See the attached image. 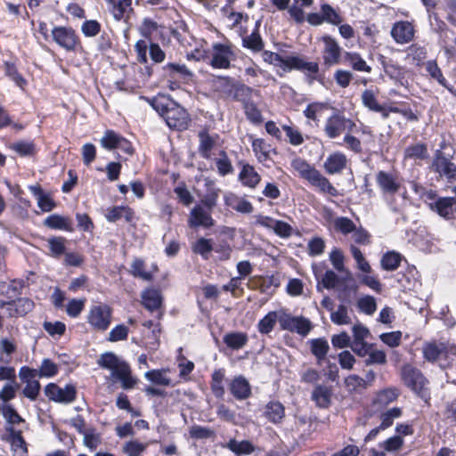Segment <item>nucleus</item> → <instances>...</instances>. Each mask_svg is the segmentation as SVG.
<instances>
[{"label":"nucleus","instance_id":"nucleus-1","mask_svg":"<svg viewBox=\"0 0 456 456\" xmlns=\"http://www.w3.org/2000/svg\"><path fill=\"white\" fill-rule=\"evenodd\" d=\"M263 59L265 62L280 68L284 72L298 70L303 72L310 82L317 78L319 64L315 61H307L300 55H281L271 51L263 53Z\"/></svg>","mask_w":456,"mask_h":456},{"label":"nucleus","instance_id":"nucleus-2","mask_svg":"<svg viewBox=\"0 0 456 456\" xmlns=\"http://www.w3.org/2000/svg\"><path fill=\"white\" fill-rule=\"evenodd\" d=\"M452 154L436 150L431 165L432 169L440 177L445 178L448 183L456 180V164L452 161Z\"/></svg>","mask_w":456,"mask_h":456},{"label":"nucleus","instance_id":"nucleus-3","mask_svg":"<svg viewBox=\"0 0 456 456\" xmlns=\"http://www.w3.org/2000/svg\"><path fill=\"white\" fill-rule=\"evenodd\" d=\"M356 124L340 112L333 113L324 126L325 134L330 139L338 138L344 131L354 132Z\"/></svg>","mask_w":456,"mask_h":456},{"label":"nucleus","instance_id":"nucleus-4","mask_svg":"<svg viewBox=\"0 0 456 456\" xmlns=\"http://www.w3.org/2000/svg\"><path fill=\"white\" fill-rule=\"evenodd\" d=\"M112 318L111 308L105 304L92 305L87 314V322L94 330L105 331L110 325Z\"/></svg>","mask_w":456,"mask_h":456},{"label":"nucleus","instance_id":"nucleus-5","mask_svg":"<svg viewBox=\"0 0 456 456\" xmlns=\"http://www.w3.org/2000/svg\"><path fill=\"white\" fill-rule=\"evenodd\" d=\"M401 375L406 387L419 396H426L427 379L420 370L411 365H405L402 368Z\"/></svg>","mask_w":456,"mask_h":456},{"label":"nucleus","instance_id":"nucleus-6","mask_svg":"<svg viewBox=\"0 0 456 456\" xmlns=\"http://www.w3.org/2000/svg\"><path fill=\"white\" fill-rule=\"evenodd\" d=\"M235 59L232 46L227 44L216 43L212 45L211 60L209 64L214 69H228L231 61Z\"/></svg>","mask_w":456,"mask_h":456},{"label":"nucleus","instance_id":"nucleus-7","mask_svg":"<svg viewBox=\"0 0 456 456\" xmlns=\"http://www.w3.org/2000/svg\"><path fill=\"white\" fill-rule=\"evenodd\" d=\"M53 40L66 51L72 52L76 50L78 44V37L75 30L70 27L55 26L52 29Z\"/></svg>","mask_w":456,"mask_h":456},{"label":"nucleus","instance_id":"nucleus-8","mask_svg":"<svg viewBox=\"0 0 456 456\" xmlns=\"http://www.w3.org/2000/svg\"><path fill=\"white\" fill-rule=\"evenodd\" d=\"M45 395L52 401L61 403H70L76 399V387L71 385H66L61 387L54 383H50L45 387Z\"/></svg>","mask_w":456,"mask_h":456},{"label":"nucleus","instance_id":"nucleus-9","mask_svg":"<svg viewBox=\"0 0 456 456\" xmlns=\"http://www.w3.org/2000/svg\"><path fill=\"white\" fill-rule=\"evenodd\" d=\"M282 330L305 337L311 330V322L303 316H292L290 314H283L279 319Z\"/></svg>","mask_w":456,"mask_h":456},{"label":"nucleus","instance_id":"nucleus-10","mask_svg":"<svg viewBox=\"0 0 456 456\" xmlns=\"http://www.w3.org/2000/svg\"><path fill=\"white\" fill-rule=\"evenodd\" d=\"M171 108L166 113L164 118L167 125L170 128L184 130L187 128L190 118L187 111L176 102L169 103Z\"/></svg>","mask_w":456,"mask_h":456},{"label":"nucleus","instance_id":"nucleus-11","mask_svg":"<svg viewBox=\"0 0 456 456\" xmlns=\"http://www.w3.org/2000/svg\"><path fill=\"white\" fill-rule=\"evenodd\" d=\"M438 33V45L444 51L448 58L455 54L456 36L454 32L446 27L442 20H437V28H435Z\"/></svg>","mask_w":456,"mask_h":456},{"label":"nucleus","instance_id":"nucleus-12","mask_svg":"<svg viewBox=\"0 0 456 456\" xmlns=\"http://www.w3.org/2000/svg\"><path fill=\"white\" fill-rule=\"evenodd\" d=\"M220 83L227 88V93L230 95L232 94L234 100L242 103V106H245L248 102H253V95H258L257 92L251 87L245 85L234 86L231 80L226 77L220 79Z\"/></svg>","mask_w":456,"mask_h":456},{"label":"nucleus","instance_id":"nucleus-13","mask_svg":"<svg viewBox=\"0 0 456 456\" xmlns=\"http://www.w3.org/2000/svg\"><path fill=\"white\" fill-rule=\"evenodd\" d=\"M212 210L204 208L202 205H196L190 212L188 224L191 228L214 226L215 220L211 216Z\"/></svg>","mask_w":456,"mask_h":456},{"label":"nucleus","instance_id":"nucleus-14","mask_svg":"<svg viewBox=\"0 0 456 456\" xmlns=\"http://www.w3.org/2000/svg\"><path fill=\"white\" fill-rule=\"evenodd\" d=\"M432 5H427L428 12H432L434 18L437 20L439 12L446 15L447 20L452 24H456V0H431Z\"/></svg>","mask_w":456,"mask_h":456},{"label":"nucleus","instance_id":"nucleus-15","mask_svg":"<svg viewBox=\"0 0 456 456\" xmlns=\"http://www.w3.org/2000/svg\"><path fill=\"white\" fill-rule=\"evenodd\" d=\"M376 182L382 193L385 195H394L401 188L398 176L392 172L379 171L376 175Z\"/></svg>","mask_w":456,"mask_h":456},{"label":"nucleus","instance_id":"nucleus-16","mask_svg":"<svg viewBox=\"0 0 456 456\" xmlns=\"http://www.w3.org/2000/svg\"><path fill=\"white\" fill-rule=\"evenodd\" d=\"M429 208L445 220H451L456 214V197H439L429 204Z\"/></svg>","mask_w":456,"mask_h":456},{"label":"nucleus","instance_id":"nucleus-17","mask_svg":"<svg viewBox=\"0 0 456 456\" xmlns=\"http://www.w3.org/2000/svg\"><path fill=\"white\" fill-rule=\"evenodd\" d=\"M390 35L396 44L405 45L414 38L415 29L413 25L409 21H396L392 26Z\"/></svg>","mask_w":456,"mask_h":456},{"label":"nucleus","instance_id":"nucleus-18","mask_svg":"<svg viewBox=\"0 0 456 456\" xmlns=\"http://www.w3.org/2000/svg\"><path fill=\"white\" fill-rule=\"evenodd\" d=\"M224 202L227 208L240 214H251L254 210L250 201L232 191H226L224 194Z\"/></svg>","mask_w":456,"mask_h":456},{"label":"nucleus","instance_id":"nucleus-19","mask_svg":"<svg viewBox=\"0 0 456 456\" xmlns=\"http://www.w3.org/2000/svg\"><path fill=\"white\" fill-rule=\"evenodd\" d=\"M109 10L117 21H127L133 12L132 0H105Z\"/></svg>","mask_w":456,"mask_h":456},{"label":"nucleus","instance_id":"nucleus-20","mask_svg":"<svg viewBox=\"0 0 456 456\" xmlns=\"http://www.w3.org/2000/svg\"><path fill=\"white\" fill-rule=\"evenodd\" d=\"M378 61L381 64L384 73L390 79L395 83H402L405 73L403 67L382 54L378 55Z\"/></svg>","mask_w":456,"mask_h":456},{"label":"nucleus","instance_id":"nucleus-21","mask_svg":"<svg viewBox=\"0 0 456 456\" xmlns=\"http://www.w3.org/2000/svg\"><path fill=\"white\" fill-rule=\"evenodd\" d=\"M324 49H323V61L326 66H332L338 64L340 60L341 47L338 42L332 37L326 36L323 37Z\"/></svg>","mask_w":456,"mask_h":456},{"label":"nucleus","instance_id":"nucleus-22","mask_svg":"<svg viewBox=\"0 0 456 456\" xmlns=\"http://www.w3.org/2000/svg\"><path fill=\"white\" fill-rule=\"evenodd\" d=\"M229 389L237 400H245L251 395V386L242 375L234 377L229 384Z\"/></svg>","mask_w":456,"mask_h":456},{"label":"nucleus","instance_id":"nucleus-23","mask_svg":"<svg viewBox=\"0 0 456 456\" xmlns=\"http://www.w3.org/2000/svg\"><path fill=\"white\" fill-rule=\"evenodd\" d=\"M252 150L257 160L265 167H270L273 162L271 153L276 154L274 149L271 147L264 139L257 138L252 142Z\"/></svg>","mask_w":456,"mask_h":456},{"label":"nucleus","instance_id":"nucleus-24","mask_svg":"<svg viewBox=\"0 0 456 456\" xmlns=\"http://www.w3.org/2000/svg\"><path fill=\"white\" fill-rule=\"evenodd\" d=\"M332 389L330 387L318 384L312 392L311 399L319 408L327 409L331 403Z\"/></svg>","mask_w":456,"mask_h":456},{"label":"nucleus","instance_id":"nucleus-25","mask_svg":"<svg viewBox=\"0 0 456 456\" xmlns=\"http://www.w3.org/2000/svg\"><path fill=\"white\" fill-rule=\"evenodd\" d=\"M347 164L346 156L339 151L329 155L324 162V169L330 175H335L342 172Z\"/></svg>","mask_w":456,"mask_h":456},{"label":"nucleus","instance_id":"nucleus-26","mask_svg":"<svg viewBox=\"0 0 456 456\" xmlns=\"http://www.w3.org/2000/svg\"><path fill=\"white\" fill-rule=\"evenodd\" d=\"M34 307L32 300L22 297L15 301L7 302L6 312L10 317L24 316Z\"/></svg>","mask_w":456,"mask_h":456},{"label":"nucleus","instance_id":"nucleus-27","mask_svg":"<svg viewBox=\"0 0 456 456\" xmlns=\"http://www.w3.org/2000/svg\"><path fill=\"white\" fill-rule=\"evenodd\" d=\"M238 179L243 186L254 189L260 183L261 176L253 166L243 164L239 173Z\"/></svg>","mask_w":456,"mask_h":456},{"label":"nucleus","instance_id":"nucleus-28","mask_svg":"<svg viewBox=\"0 0 456 456\" xmlns=\"http://www.w3.org/2000/svg\"><path fill=\"white\" fill-rule=\"evenodd\" d=\"M141 297L143 306L151 312L161 306L163 298L159 289L148 288L142 292Z\"/></svg>","mask_w":456,"mask_h":456},{"label":"nucleus","instance_id":"nucleus-29","mask_svg":"<svg viewBox=\"0 0 456 456\" xmlns=\"http://www.w3.org/2000/svg\"><path fill=\"white\" fill-rule=\"evenodd\" d=\"M400 395L396 387H387L378 391L372 400V404L379 407H386L395 402Z\"/></svg>","mask_w":456,"mask_h":456},{"label":"nucleus","instance_id":"nucleus-30","mask_svg":"<svg viewBox=\"0 0 456 456\" xmlns=\"http://www.w3.org/2000/svg\"><path fill=\"white\" fill-rule=\"evenodd\" d=\"M169 369H154L144 374V378L151 383L162 387H174L172 379L168 377Z\"/></svg>","mask_w":456,"mask_h":456},{"label":"nucleus","instance_id":"nucleus-31","mask_svg":"<svg viewBox=\"0 0 456 456\" xmlns=\"http://www.w3.org/2000/svg\"><path fill=\"white\" fill-rule=\"evenodd\" d=\"M308 183L314 187H316L322 192L327 193L333 197L338 195V190L318 170H316L312 177H310Z\"/></svg>","mask_w":456,"mask_h":456},{"label":"nucleus","instance_id":"nucleus-32","mask_svg":"<svg viewBox=\"0 0 456 456\" xmlns=\"http://www.w3.org/2000/svg\"><path fill=\"white\" fill-rule=\"evenodd\" d=\"M265 417L273 424H279L285 417V408L278 401L269 402L264 411Z\"/></svg>","mask_w":456,"mask_h":456},{"label":"nucleus","instance_id":"nucleus-33","mask_svg":"<svg viewBox=\"0 0 456 456\" xmlns=\"http://www.w3.org/2000/svg\"><path fill=\"white\" fill-rule=\"evenodd\" d=\"M112 377L121 382V387L124 389H131L137 383V379L132 376L131 369L126 362L122 363L118 370L113 373Z\"/></svg>","mask_w":456,"mask_h":456},{"label":"nucleus","instance_id":"nucleus-34","mask_svg":"<svg viewBox=\"0 0 456 456\" xmlns=\"http://www.w3.org/2000/svg\"><path fill=\"white\" fill-rule=\"evenodd\" d=\"M45 226L54 230L72 231L71 222L68 217L60 215H51L44 221Z\"/></svg>","mask_w":456,"mask_h":456},{"label":"nucleus","instance_id":"nucleus-35","mask_svg":"<svg viewBox=\"0 0 456 456\" xmlns=\"http://www.w3.org/2000/svg\"><path fill=\"white\" fill-rule=\"evenodd\" d=\"M10 433L9 442L12 450L17 456H23L27 452L26 444L20 431H15L12 428H7Z\"/></svg>","mask_w":456,"mask_h":456},{"label":"nucleus","instance_id":"nucleus-36","mask_svg":"<svg viewBox=\"0 0 456 456\" xmlns=\"http://www.w3.org/2000/svg\"><path fill=\"white\" fill-rule=\"evenodd\" d=\"M248 340L247 334L243 332H231L224 337V342L232 350L242 348L247 344Z\"/></svg>","mask_w":456,"mask_h":456},{"label":"nucleus","instance_id":"nucleus-37","mask_svg":"<svg viewBox=\"0 0 456 456\" xmlns=\"http://www.w3.org/2000/svg\"><path fill=\"white\" fill-rule=\"evenodd\" d=\"M122 363H126V362L119 360L116 354L110 352L102 354L98 360L99 366L110 370L111 376L118 370Z\"/></svg>","mask_w":456,"mask_h":456},{"label":"nucleus","instance_id":"nucleus-38","mask_svg":"<svg viewBox=\"0 0 456 456\" xmlns=\"http://www.w3.org/2000/svg\"><path fill=\"white\" fill-rule=\"evenodd\" d=\"M403 260V256L395 251H387L385 253L380 260V265L383 270L395 271L396 270Z\"/></svg>","mask_w":456,"mask_h":456},{"label":"nucleus","instance_id":"nucleus-39","mask_svg":"<svg viewBox=\"0 0 456 456\" xmlns=\"http://www.w3.org/2000/svg\"><path fill=\"white\" fill-rule=\"evenodd\" d=\"M226 447L237 455H248L255 451V446L248 440L231 439Z\"/></svg>","mask_w":456,"mask_h":456},{"label":"nucleus","instance_id":"nucleus-40","mask_svg":"<svg viewBox=\"0 0 456 456\" xmlns=\"http://www.w3.org/2000/svg\"><path fill=\"white\" fill-rule=\"evenodd\" d=\"M345 60L356 71L367 73L371 71V67L357 53H346Z\"/></svg>","mask_w":456,"mask_h":456},{"label":"nucleus","instance_id":"nucleus-41","mask_svg":"<svg viewBox=\"0 0 456 456\" xmlns=\"http://www.w3.org/2000/svg\"><path fill=\"white\" fill-rule=\"evenodd\" d=\"M291 167L306 181H308L317 170L314 167L311 166L305 159L300 158H295L291 161Z\"/></svg>","mask_w":456,"mask_h":456},{"label":"nucleus","instance_id":"nucleus-42","mask_svg":"<svg viewBox=\"0 0 456 456\" xmlns=\"http://www.w3.org/2000/svg\"><path fill=\"white\" fill-rule=\"evenodd\" d=\"M344 255L343 252L338 248H334L330 253V261L331 262V265L338 272H346V280L353 281L352 274L349 271L345 269L344 265Z\"/></svg>","mask_w":456,"mask_h":456},{"label":"nucleus","instance_id":"nucleus-43","mask_svg":"<svg viewBox=\"0 0 456 456\" xmlns=\"http://www.w3.org/2000/svg\"><path fill=\"white\" fill-rule=\"evenodd\" d=\"M278 314L275 311H271L265 314L257 323V330L261 334H269L276 325Z\"/></svg>","mask_w":456,"mask_h":456},{"label":"nucleus","instance_id":"nucleus-44","mask_svg":"<svg viewBox=\"0 0 456 456\" xmlns=\"http://www.w3.org/2000/svg\"><path fill=\"white\" fill-rule=\"evenodd\" d=\"M365 357H367L364 361L366 366L384 365L387 362L385 351L375 348L373 344Z\"/></svg>","mask_w":456,"mask_h":456},{"label":"nucleus","instance_id":"nucleus-45","mask_svg":"<svg viewBox=\"0 0 456 456\" xmlns=\"http://www.w3.org/2000/svg\"><path fill=\"white\" fill-rule=\"evenodd\" d=\"M425 69L428 74L442 86L449 89L447 80L444 78L441 69L438 67L437 62L434 60L428 61L425 64Z\"/></svg>","mask_w":456,"mask_h":456},{"label":"nucleus","instance_id":"nucleus-46","mask_svg":"<svg viewBox=\"0 0 456 456\" xmlns=\"http://www.w3.org/2000/svg\"><path fill=\"white\" fill-rule=\"evenodd\" d=\"M212 250H214V248L210 239L200 238L192 245V251L200 255L205 260L209 258Z\"/></svg>","mask_w":456,"mask_h":456},{"label":"nucleus","instance_id":"nucleus-47","mask_svg":"<svg viewBox=\"0 0 456 456\" xmlns=\"http://www.w3.org/2000/svg\"><path fill=\"white\" fill-rule=\"evenodd\" d=\"M65 241L63 237H51L47 240L48 248L50 250L49 255L54 258H59L65 253Z\"/></svg>","mask_w":456,"mask_h":456},{"label":"nucleus","instance_id":"nucleus-48","mask_svg":"<svg viewBox=\"0 0 456 456\" xmlns=\"http://www.w3.org/2000/svg\"><path fill=\"white\" fill-rule=\"evenodd\" d=\"M242 45L244 47L250 49L254 52H259L264 47L263 40L256 28L249 36L242 38Z\"/></svg>","mask_w":456,"mask_h":456},{"label":"nucleus","instance_id":"nucleus-49","mask_svg":"<svg viewBox=\"0 0 456 456\" xmlns=\"http://www.w3.org/2000/svg\"><path fill=\"white\" fill-rule=\"evenodd\" d=\"M330 320L337 325H346L352 322L348 309L344 305H339L336 311L331 312Z\"/></svg>","mask_w":456,"mask_h":456},{"label":"nucleus","instance_id":"nucleus-50","mask_svg":"<svg viewBox=\"0 0 456 456\" xmlns=\"http://www.w3.org/2000/svg\"><path fill=\"white\" fill-rule=\"evenodd\" d=\"M444 349L445 347L443 344L428 343L423 347V354L428 362H435L444 353Z\"/></svg>","mask_w":456,"mask_h":456},{"label":"nucleus","instance_id":"nucleus-51","mask_svg":"<svg viewBox=\"0 0 456 456\" xmlns=\"http://www.w3.org/2000/svg\"><path fill=\"white\" fill-rule=\"evenodd\" d=\"M333 225L334 229L343 235L352 233L353 231L355 230L356 226L351 219L346 216L336 217L333 220Z\"/></svg>","mask_w":456,"mask_h":456},{"label":"nucleus","instance_id":"nucleus-52","mask_svg":"<svg viewBox=\"0 0 456 456\" xmlns=\"http://www.w3.org/2000/svg\"><path fill=\"white\" fill-rule=\"evenodd\" d=\"M321 12L323 17V22L325 21L333 25H339L342 22V17L339 13L328 4H322Z\"/></svg>","mask_w":456,"mask_h":456},{"label":"nucleus","instance_id":"nucleus-53","mask_svg":"<svg viewBox=\"0 0 456 456\" xmlns=\"http://www.w3.org/2000/svg\"><path fill=\"white\" fill-rule=\"evenodd\" d=\"M131 274L143 281H151L152 274L145 270L144 262L140 258H135L131 265Z\"/></svg>","mask_w":456,"mask_h":456},{"label":"nucleus","instance_id":"nucleus-54","mask_svg":"<svg viewBox=\"0 0 456 456\" xmlns=\"http://www.w3.org/2000/svg\"><path fill=\"white\" fill-rule=\"evenodd\" d=\"M357 307L360 312L371 315L377 310L376 299L372 296H364L357 300Z\"/></svg>","mask_w":456,"mask_h":456},{"label":"nucleus","instance_id":"nucleus-55","mask_svg":"<svg viewBox=\"0 0 456 456\" xmlns=\"http://www.w3.org/2000/svg\"><path fill=\"white\" fill-rule=\"evenodd\" d=\"M165 69L173 76H178L183 80H191L193 74L184 64L167 63Z\"/></svg>","mask_w":456,"mask_h":456},{"label":"nucleus","instance_id":"nucleus-56","mask_svg":"<svg viewBox=\"0 0 456 456\" xmlns=\"http://www.w3.org/2000/svg\"><path fill=\"white\" fill-rule=\"evenodd\" d=\"M402 415V409L399 407L391 408L380 414V428L387 429L392 426L394 420Z\"/></svg>","mask_w":456,"mask_h":456},{"label":"nucleus","instance_id":"nucleus-57","mask_svg":"<svg viewBox=\"0 0 456 456\" xmlns=\"http://www.w3.org/2000/svg\"><path fill=\"white\" fill-rule=\"evenodd\" d=\"M243 110L246 118L252 124L257 125L263 121L262 113L254 102H248L243 106Z\"/></svg>","mask_w":456,"mask_h":456},{"label":"nucleus","instance_id":"nucleus-58","mask_svg":"<svg viewBox=\"0 0 456 456\" xmlns=\"http://www.w3.org/2000/svg\"><path fill=\"white\" fill-rule=\"evenodd\" d=\"M329 348V344L325 339L318 338L311 341V351L318 361H321L325 357Z\"/></svg>","mask_w":456,"mask_h":456},{"label":"nucleus","instance_id":"nucleus-59","mask_svg":"<svg viewBox=\"0 0 456 456\" xmlns=\"http://www.w3.org/2000/svg\"><path fill=\"white\" fill-rule=\"evenodd\" d=\"M404 155L407 159H424L428 157V149L424 143H416L407 147Z\"/></svg>","mask_w":456,"mask_h":456},{"label":"nucleus","instance_id":"nucleus-60","mask_svg":"<svg viewBox=\"0 0 456 456\" xmlns=\"http://www.w3.org/2000/svg\"><path fill=\"white\" fill-rule=\"evenodd\" d=\"M403 445V439L400 436H394L379 444V448L385 452H394L400 450Z\"/></svg>","mask_w":456,"mask_h":456},{"label":"nucleus","instance_id":"nucleus-61","mask_svg":"<svg viewBox=\"0 0 456 456\" xmlns=\"http://www.w3.org/2000/svg\"><path fill=\"white\" fill-rule=\"evenodd\" d=\"M362 102L363 106L371 111L382 110V105L378 102L377 97L371 90H365L362 92Z\"/></svg>","mask_w":456,"mask_h":456},{"label":"nucleus","instance_id":"nucleus-62","mask_svg":"<svg viewBox=\"0 0 456 456\" xmlns=\"http://www.w3.org/2000/svg\"><path fill=\"white\" fill-rule=\"evenodd\" d=\"M344 384L349 392H356L359 389H366L364 379L356 374L347 376L345 379Z\"/></svg>","mask_w":456,"mask_h":456},{"label":"nucleus","instance_id":"nucleus-63","mask_svg":"<svg viewBox=\"0 0 456 456\" xmlns=\"http://www.w3.org/2000/svg\"><path fill=\"white\" fill-rule=\"evenodd\" d=\"M171 99L165 97L164 95L153 98L151 102V106L156 110L160 116L164 118L167 111L171 108L169 103H174Z\"/></svg>","mask_w":456,"mask_h":456},{"label":"nucleus","instance_id":"nucleus-64","mask_svg":"<svg viewBox=\"0 0 456 456\" xmlns=\"http://www.w3.org/2000/svg\"><path fill=\"white\" fill-rule=\"evenodd\" d=\"M146 447L147 444L133 440L125 444L123 452L127 456H140L145 451Z\"/></svg>","mask_w":456,"mask_h":456}]
</instances>
